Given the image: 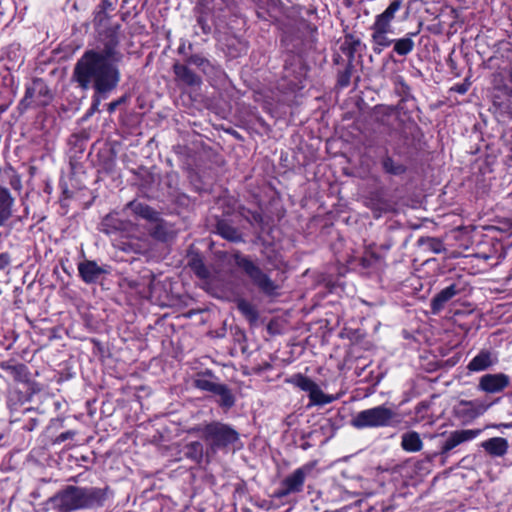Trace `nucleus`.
Segmentation results:
<instances>
[{
  "label": "nucleus",
  "mask_w": 512,
  "mask_h": 512,
  "mask_svg": "<svg viewBox=\"0 0 512 512\" xmlns=\"http://www.w3.org/2000/svg\"><path fill=\"white\" fill-rule=\"evenodd\" d=\"M121 59L122 54L110 46L99 52L87 51L75 66L76 81L83 89L93 86L98 93L110 92L120 81L117 64Z\"/></svg>",
  "instance_id": "obj_1"
},
{
  "label": "nucleus",
  "mask_w": 512,
  "mask_h": 512,
  "mask_svg": "<svg viewBox=\"0 0 512 512\" xmlns=\"http://www.w3.org/2000/svg\"><path fill=\"white\" fill-rule=\"evenodd\" d=\"M103 499L104 492L102 489L68 486L65 490L50 498L49 501L60 512H71L100 504Z\"/></svg>",
  "instance_id": "obj_2"
},
{
  "label": "nucleus",
  "mask_w": 512,
  "mask_h": 512,
  "mask_svg": "<svg viewBox=\"0 0 512 512\" xmlns=\"http://www.w3.org/2000/svg\"><path fill=\"white\" fill-rule=\"evenodd\" d=\"M401 6L402 0H392L389 6L375 17V21L371 26V39L375 53L379 54L384 48L393 44L394 40L390 37L393 33L392 21Z\"/></svg>",
  "instance_id": "obj_3"
},
{
  "label": "nucleus",
  "mask_w": 512,
  "mask_h": 512,
  "mask_svg": "<svg viewBox=\"0 0 512 512\" xmlns=\"http://www.w3.org/2000/svg\"><path fill=\"white\" fill-rule=\"evenodd\" d=\"M208 445L207 456H214L219 449H224L238 440V433L226 424L213 422L199 428Z\"/></svg>",
  "instance_id": "obj_4"
},
{
  "label": "nucleus",
  "mask_w": 512,
  "mask_h": 512,
  "mask_svg": "<svg viewBox=\"0 0 512 512\" xmlns=\"http://www.w3.org/2000/svg\"><path fill=\"white\" fill-rule=\"evenodd\" d=\"M396 416L394 410L381 405L360 411L351 419V425L357 429L386 427L393 424Z\"/></svg>",
  "instance_id": "obj_5"
},
{
  "label": "nucleus",
  "mask_w": 512,
  "mask_h": 512,
  "mask_svg": "<svg viewBox=\"0 0 512 512\" xmlns=\"http://www.w3.org/2000/svg\"><path fill=\"white\" fill-rule=\"evenodd\" d=\"M236 265L242 269L249 276L252 282L263 292L271 294L277 289L274 282L249 259L236 256Z\"/></svg>",
  "instance_id": "obj_6"
},
{
  "label": "nucleus",
  "mask_w": 512,
  "mask_h": 512,
  "mask_svg": "<svg viewBox=\"0 0 512 512\" xmlns=\"http://www.w3.org/2000/svg\"><path fill=\"white\" fill-rule=\"evenodd\" d=\"M509 384L510 378L506 374H485L479 379L478 389L488 394H495L502 392Z\"/></svg>",
  "instance_id": "obj_7"
},
{
  "label": "nucleus",
  "mask_w": 512,
  "mask_h": 512,
  "mask_svg": "<svg viewBox=\"0 0 512 512\" xmlns=\"http://www.w3.org/2000/svg\"><path fill=\"white\" fill-rule=\"evenodd\" d=\"M306 475L307 471L305 468H299L295 470L283 480L282 487L278 492V495L283 497L291 493L300 492L303 487Z\"/></svg>",
  "instance_id": "obj_8"
},
{
  "label": "nucleus",
  "mask_w": 512,
  "mask_h": 512,
  "mask_svg": "<svg viewBox=\"0 0 512 512\" xmlns=\"http://www.w3.org/2000/svg\"><path fill=\"white\" fill-rule=\"evenodd\" d=\"M15 203L9 190L0 186V227L4 226L13 215V206Z\"/></svg>",
  "instance_id": "obj_9"
},
{
  "label": "nucleus",
  "mask_w": 512,
  "mask_h": 512,
  "mask_svg": "<svg viewBox=\"0 0 512 512\" xmlns=\"http://www.w3.org/2000/svg\"><path fill=\"white\" fill-rule=\"evenodd\" d=\"M497 362V358L489 351H481L468 364L467 368L472 372L488 369Z\"/></svg>",
  "instance_id": "obj_10"
},
{
  "label": "nucleus",
  "mask_w": 512,
  "mask_h": 512,
  "mask_svg": "<svg viewBox=\"0 0 512 512\" xmlns=\"http://www.w3.org/2000/svg\"><path fill=\"white\" fill-rule=\"evenodd\" d=\"M79 273L86 283L95 282L101 274L105 273V269L98 266L94 261H85L78 266Z\"/></svg>",
  "instance_id": "obj_11"
},
{
  "label": "nucleus",
  "mask_w": 512,
  "mask_h": 512,
  "mask_svg": "<svg viewBox=\"0 0 512 512\" xmlns=\"http://www.w3.org/2000/svg\"><path fill=\"white\" fill-rule=\"evenodd\" d=\"M477 436V431L474 430H461L454 431L450 434L443 446V452H448L458 446L459 444L473 439Z\"/></svg>",
  "instance_id": "obj_12"
},
{
  "label": "nucleus",
  "mask_w": 512,
  "mask_h": 512,
  "mask_svg": "<svg viewBox=\"0 0 512 512\" xmlns=\"http://www.w3.org/2000/svg\"><path fill=\"white\" fill-rule=\"evenodd\" d=\"M127 208L131 209L136 216H139L149 222L159 221V213L146 204L131 201L127 204Z\"/></svg>",
  "instance_id": "obj_13"
},
{
  "label": "nucleus",
  "mask_w": 512,
  "mask_h": 512,
  "mask_svg": "<svg viewBox=\"0 0 512 512\" xmlns=\"http://www.w3.org/2000/svg\"><path fill=\"white\" fill-rule=\"evenodd\" d=\"M481 446L492 456L501 457L508 450V442L505 438L494 437L482 442Z\"/></svg>",
  "instance_id": "obj_14"
},
{
  "label": "nucleus",
  "mask_w": 512,
  "mask_h": 512,
  "mask_svg": "<svg viewBox=\"0 0 512 512\" xmlns=\"http://www.w3.org/2000/svg\"><path fill=\"white\" fill-rule=\"evenodd\" d=\"M401 446L405 451L418 452L422 449L423 442L417 432L411 431L402 435Z\"/></svg>",
  "instance_id": "obj_15"
},
{
  "label": "nucleus",
  "mask_w": 512,
  "mask_h": 512,
  "mask_svg": "<svg viewBox=\"0 0 512 512\" xmlns=\"http://www.w3.org/2000/svg\"><path fill=\"white\" fill-rule=\"evenodd\" d=\"M174 72L177 79L187 85L194 86L200 84V78L195 75L188 67L182 64H175Z\"/></svg>",
  "instance_id": "obj_16"
},
{
  "label": "nucleus",
  "mask_w": 512,
  "mask_h": 512,
  "mask_svg": "<svg viewBox=\"0 0 512 512\" xmlns=\"http://www.w3.org/2000/svg\"><path fill=\"white\" fill-rule=\"evenodd\" d=\"M457 294V289L455 285H450L446 287L442 291H440L432 300V309L433 311H439L443 308L446 302H448L452 297Z\"/></svg>",
  "instance_id": "obj_17"
},
{
  "label": "nucleus",
  "mask_w": 512,
  "mask_h": 512,
  "mask_svg": "<svg viewBox=\"0 0 512 512\" xmlns=\"http://www.w3.org/2000/svg\"><path fill=\"white\" fill-rule=\"evenodd\" d=\"M416 35L417 33H409L404 38L394 40V51L400 56L409 54L414 49V41L412 37Z\"/></svg>",
  "instance_id": "obj_18"
},
{
  "label": "nucleus",
  "mask_w": 512,
  "mask_h": 512,
  "mask_svg": "<svg viewBox=\"0 0 512 512\" xmlns=\"http://www.w3.org/2000/svg\"><path fill=\"white\" fill-rule=\"evenodd\" d=\"M461 405L466 407V411L473 417L482 415L489 407L490 404L485 403L481 400H472V401H461Z\"/></svg>",
  "instance_id": "obj_19"
},
{
  "label": "nucleus",
  "mask_w": 512,
  "mask_h": 512,
  "mask_svg": "<svg viewBox=\"0 0 512 512\" xmlns=\"http://www.w3.org/2000/svg\"><path fill=\"white\" fill-rule=\"evenodd\" d=\"M309 397L314 404L324 405L334 400L333 396L326 395L317 384L309 392Z\"/></svg>",
  "instance_id": "obj_20"
},
{
  "label": "nucleus",
  "mask_w": 512,
  "mask_h": 512,
  "mask_svg": "<svg viewBox=\"0 0 512 512\" xmlns=\"http://www.w3.org/2000/svg\"><path fill=\"white\" fill-rule=\"evenodd\" d=\"M288 382L294 384L301 390L306 391L308 393L311 391V389L316 384L314 381H312L311 379H309L301 374L294 375L292 378H290L288 380Z\"/></svg>",
  "instance_id": "obj_21"
},
{
  "label": "nucleus",
  "mask_w": 512,
  "mask_h": 512,
  "mask_svg": "<svg viewBox=\"0 0 512 512\" xmlns=\"http://www.w3.org/2000/svg\"><path fill=\"white\" fill-rule=\"evenodd\" d=\"M214 394L220 397L219 402L222 406L230 407L233 405L234 398L226 386L219 384Z\"/></svg>",
  "instance_id": "obj_22"
},
{
  "label": "nucleus",
  "mask_w": 512,
  "mask_h": 512,
  "mask_svg": "<svg viewBox=\"0 0 512 512\" xmlns=\"http://www.w3.org/2000/svg\"><path fill=\"white\" fill-rule=\"evenodd\" d=\"M237 307L240 310V312L249 320H255L257 318L256 309L251 303L245 300H239L237 302Z\"/></svg>",
  "instance_id": "obj_23"
},
{
  "label": "nucleus",
  "mask_w": 512,
  "mask_h": 512,
  "mask_svg": "<svg viewBox=\"0 0 512 512\" xmlns=\"http://www.w3.org/2000/svg\"><path fill=\"white\" fill-rule=\"evenodd\" d=\"M217 230L221 236L228 240L235 241L238 239L237 231L226 223H218Z\"/></svg>",
  "instance_id": "obj_24"
},
{
  "label": "nucleus",
  "mask_w": 512,
  "mask_h": 512,
  "mask_svg": "<svg viewBox=\"0 0 512 512\" xmlns=\"http://www.w3.org/2000/svg\"><path fill=\"white\" fill-rule=\"evenodd\" d=\"M195 385L197 388H199L201 390L210 391L213 393H215V391L217 390V388L219 386L218 383L212 382L203 377L196 379Z\"/></svg>",
  "instance_id": "obj_25"
},
{
  "label": "nucleus",
  "mask_w": 512,
  "mask_h": 512,
  "mask_svg": "<svg viewBox=\"0 0 512 512\" xmlns=\"http://www.w3.org/2000/svg\"><path fill=\"white\" fill-rule=\"evenodd\" d=\"M191 269L194 271V273L199 277V278H206L208 276V271L207 269L205 268L203 262L200 260V259H194L191 264Z\"/></svg>",
  "instance_id": "obj_26"
},
{
  "label": "nucleus",
  "mask_w": 512,
  "mask_h": 512,
  "mask_svg": "<svg viewBox=\"0 0 512 512\" xmlns=\"http://www.w3.org/2000/svg\"><path fill=\"white\" fill-rule=\"evenodd\" d=\"M384 169L392 174H400L404 171L401 165H395L394 161L391 158H385L383 160Z\"/></svg>",
  "instance_id": "obj_27"
},
{
  "label": "nucleus",
  "mask_w": 512,
  "mask_h": 512,
  "mask_svg": "<svg viewBox=\"0 0 512 512\" xmlns=\"http://www.w3.org/2000/svg\"><path fill=\"white\" fill-rule=\"evenodd\" d=\"M155 223H156V226L151 233L152 236L159 240H162V241L166 240L167 239V231H166L164 224L159 221L155 222Z\"/></svg>",
  "instance_id": "obj_28"
},
{
  "label": "nucleus",
  "mask_w": 512,
  "mask_h": 512,
  "mask_svg": "<svg viewBox=\"0 0 512 512\" xmlns=\"http://www.w3.org/2000/svg\"><path fill=\"white\" fill-rule=\"evenodd\" d=\"M189 450L191 451V455L195 458V459H198V458H201L202 457V452H203V447H202V444L199 443V442H192L189 446H188Z\"/></svg>",
  "instance_id": "obj_29"
},
{
  "label": "nucleus",
  "mask_w": 512,
  "mask_h": 512,
  "mask_svg": "<svg viewBox=\"0 0 512 512\" xmlns=\"http://www.w3.org/2000/svg\"><path fill=\"white\" fill-rule=\"evenodd\" d=\"M430 247L435 253H440L442 251V244L440 241L436 239L429 240Z\"/></svg>",
  "instance_id": "obj_30"
},
{
  "label": "nucleus",
  "mask_w": 512,
  "mask_h": 512,
  "mask_svg": "<svg viewBox=\"0 0 512 512\" xmlns=\"http://www.w3.org/2000/svg\"><path fill=\"white\" fill-rule=\"evenodd\" d=\"M10 185L13 189L15 190H20L21 189V180L20 178L17 176V175H13L10 179Z\"/></svg>",
  "instance_id": "obj_31"
},
{
  "label": "nucleus",
  "mask_w": 512,
  "mask_h": 512,
  "mask_svg": "<svg viewBox=\"0 0 512 512\" xmlns=\"http://www.w3.org/2000/svg\"><path fill=\"white\" fill-rule=\"evenodd\" d=\"M10 263V256L7 253L0 254V269H4Z\"/></svg>",
  "instance_id": "obj_32"
},
{
  "label": "nucleus",
  "mask_w": 512,
  "mask_h": 512,
  "mask_svg": "<svg viewBox=\"0 0 512 512\" xmlns=\"http://www.w3.org/2000/svg\"><path fill=\"white\" fill-rule=\"evenodd\" d=\"M188 62L190 64L201 66V65H203L205 63V60L202 57L195 55V56H191L189 58Z\"/></svg>",
  "instance_id": "obj_33"
},
{
  "label": "nucleus",
  "mask_w": 512,
  "mask_h": 512,
  "mask_svg": "<svg viewBox=\"0 0 512 512\" xmlns=\"http://www.w3.org/2000/svg\"><path fill=\"white\" fill-rule=\"evenodd\" d=\"M118 104H119V102H118V101H117V102H112V103H110V104H109V108H108V109H109V111H110V112L114 111V109L117 107V105H118Z\"/></svg>",
  "instance_id": "obj_34"
},
{
  "label": "nucleus",
  "mask_w": 512,
  "mask_h": 512,
  "mask_svg": "<svg viewBox=\"0 0 512 512\" xmlns=\"http://www.w3.org/2000/svg\"><path fill=\"white\" fill-rule=\"evenodd\" d=\"M111 220H112V218L107 217V218L105 219V221H104V225H106V224H107L109 221H111Z\"/></svg>",
  "instance_id": "obj_35"
},
{
  "label": "nucleus",
  "mask_w": 512,
  "mask_h": 512,
  "mask_svg": "<svg viewBox=\"0 0 512 512\" xmlns=\"http://www.w3.org/2000/svg\"><path fill=\"white\" fill-rule=\"evenodd\" d=\"M39 88H40V89H39V92H40V93H42V91L44 90V88H45V87H44L43 85H40V87H39Z\"/></svg>",
  "instance_id": "obj_36"
},
{
  "label": "nucleus",
  "mask_w": 512,
  "mask_h": 512,
  "mask_svg": "<svg viewBox=\"0 0 512 512\" xmlns=\"http://www.w3.org/2000/svg\"><path fill=\"white\" fill-rule=\"evenodd\" d=\"M27 94L32 95V90L31 89L27 90Z\"/></svg>",
  "instance_id": "obj_37"
},
{
  "label": "nucleus",
  "mask_w": 512,
  "mask_h": 512,
  "mask_svg": "<svg viewBox=\"0 0 512 512\" xmlns=\"http://www.w3.org/2000/svg\"><path fill=\"white\" fill-rule=\"evenodd\" d=\"M509 95H510V98L512 99V90H511V92H510V94H509Z\"/></svg>",
  "instance_id": "obj_38"
}]
</instances>
